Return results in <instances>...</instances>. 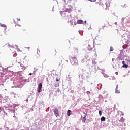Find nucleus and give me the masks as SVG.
I'll return each instance as SVG.
<instances>
[{
	"label": "nucleus",
	"instance_id": "f257e3e1",
	"mask_svg": "<svg viewBox=\"0 0 130 130\" xmlns=\"http://www.w3.org/2000/svg\"><path fill=\"white\" fill-rule=\"evenodd\" d=\"M15 27H16L17 30H19V31L20 32H24V31H26V29H25V28L21 27V25L16 24L15 25Z\"/></svg>",
	"mask_w": 130,
	"mask_h": 130
},
{
	"label": "nucleus",
	"instance_id": "f03ea898",
	"mask_svg": "<svg viewBox=\"0 0 130 130\" xmlns=\"http://www.w3.org/2000/svg\"><path fill=\"white\" fill-rule=\"evenodd\" d=\"M70 62L71 64L74 65V64H75V63H77L78 62V60L76 58H72L71 59Z\"/></svg>",
	"mask_w": 130,
	"mask_h": 130
},
{
	"label": "nucleus",
	"instance_id": "7ed1b4c3",
	"mask_svg": "<svg viewBox=\"0 0 130 130\" xmlns=\"http://www.w3.org/2000/svg\"><path fill=\"white\" fill-rule=\"evenodd\" d=\"M54 113L56 117H57L58 116H59V112H58V109H57V108H55L54 110Z\"/></svg>",
	"mask_w": 130,
	"mask_h": 130
},
{
	"label": "nucleus",
	"instance_id": "20e7f679",
	"mask_svg": "<svg viewBox=\"0 0 130 130\" xmlns=\"http://www.w3.org/2000/svg\"><path fill=\"white\" fill-rule=\"evenodd\" d=\"M42 89V83H40L38 85V93H40V92H41Z\"/></svg>",
	"mask_w": 130,
	"mask_h": 130
},
{
	"label": "nucleus",
	"instance_id": "39448f33",
	"mask_svg": "<svg viewBox=\"0 0 130 130\" xmlns=\"http://www.w3.org/2000/svg\"><path fill=\"white\" fill-rule=\"evenodd\" d=\"M84 114L85 115H84L82 122H83V123H85V122H86V117L87 116V113H84Z\"/></svg>",
	"mask_w": 130,
	"mask_h": 130
},
{
	"label": "nucleus",
	"instance_id": "423d86ee",
	"mask_svg": "<svg viewBox=\"0 0 130 130\" xmlns=\"http://www.w3.org/2000/svg\"><path fill=\"white\" fill-rule=\"evenodd\" d=\"M116 94H120V91L118 90V85H117L116 87Z\"/></svg>",
	"mask_w": 130,
	"mask_h": 130
},
{
	"label": "nucleus",
	"instance_id": "0eeeda50",
	"mask_svg": "<svg viewBox=\"0 0 130 130\" xmlns=\"http://www.w3.org/2000/svg\"><path fill=\"white\" fill-rule=\"evenodd\" d=\"M67 115L68 116H70L71 115V110H68L67 111Z\"/></svg>",
	"mask_w": 130,
	"mask_h": 130
},
{
	"label": "nucleus",
	"instance_id": "6e6552de",
	"mask_svg": "<svg viewBox=\"0 0 130 130\" xmlns=\"http://www.w3.org/2000/svg\"><path fill=\"white\" fill-rule=\"evenodd\" d=\"M101 121H105V120H106L105 117H102L101 118Z\"/></svg>",
	"mask_w": 130,
	"mask_h": 130
},
{
	"label": "nucleus",
	"instance_id": "1a4fd4ad",
	"mask_svg": "<svg viewBox=\"0 0 130 130\" xmlns=\"http://www.w3.org/2000/svg\"><path fill=\"white\" fill-rule=\"evenodd\" d=\"M78 24H82L83 23V20H79L77 21Z\"/></svg>",
	"mask_w": 130,
	"mask_h": 130
},
{
	"label": "nucleus",
	"instance_id": "9d476101",
	"mask_svg": "<svg viewBox=\"0 0 130 130\" xmlns=\"http://www.w3.org/2000/svg\"><path fill=\"white\" fill-rule=\"evenodd\" d=\"M123 68H125V69H127L128 68V65H126V64H124L122 66Z\"/></svg>",
	"mask_w": 130,
	"mask_h": 130
},
{
	"label": "nucleus",
	"instance_id": "9b49d317",
	"mask_svg": "<svg viewBox=\"0 0 130 130\" xmlns=\"http://www.w3.org/2000/svg\"><path fill=\"white\" fill-rule=\"evenodd\" d=\"M70 22H71L72 25H75V26H76V25H77V22H76L75 21L74 22H72V21H71Z\"/></svg>",
	"mask_w": 130,
	"mask_h": 130
},
{
	"label": "nucleus",
	"instance_id": "f8f14e48",
	"mask_svg": "<svg viewBox=\"0 0 130 130\" xmlns=\"http://www.w3.org/2000/svg\"><path fill=\"white\" fill-rule=\"evenodd\" d=\"M72 11V9H66V12H71Z\"/></svg>",
	"mask_w": 130,
	"mask_h": 130
},
{
	"label": "nucleus",
	"instance_id": "ddd939ff",
	"mask_svg": "<svg viewBox=\"0 0 130 130\" xmlns=\"http://www.w3.org/2000/svg\"><path fill=\"white\" fill-rule=\"evenodd\" d=\"M99 113L100 116H101V115H102V113L101 112V111H99Z\"/></svg>",
	"mask_w": 130,
	"mask_h": 130
},
{
	"label": "nucleus",
	"instance_id": "4468645a",
	"mask_svg": "<svg viewBox=\"0 0 130 130\" xmlns=\"http://www.w3.org/2000/svg\"><path fill=\"white\" fill-rule=\"evenodd\" d=\"M110 51H113V48H112V47H111V48H110Z\"/></svg>",
	"mask_w": 130,
	"mask_h": 130
},
{
	"label": "nucleus",
	"instance_id": "2eb2a0df",
	"mask_svg": "<svg viewBox=\"0 0 130 130\" xmlns=\"http://www.w3.org/2000/svg\"><path fill=\"white\" fill-rule=\"evenodd\" d=\"M122 63L123 64H125V61H122Z\"/></svg>",
	"mask_w": 130,
	"mask_h": 130
},
{
	"label": "nucleus",
	"instance_id": "dca6fc26",
	"mask_svg": "<svg viewBox=\"0 0 130 130\" xmlns=\"http://www.w3.org/2000/svg\"><path fill=\"white\" fill-rule=\"evenodd\" d=\"M90 1V2H96V0H89Z\"/></svg>",
	"mask_w": 130,
	"mask_h": 130
},
{
	"label": "nucleus",
	"instance_id": "f3484780",
	"mask_svg": "<svg viewBox=\"0 0 130 130\" xmlns=\"http://www.w3.org/2000/svg\"><path fill=\"white\" fill-rule=\"evenodd\" d=\"M56 82H58V81H59V79L56 78Z\"/></svg>",
	"mask_w": 130,
	"mask_h": 130
},
{
	"label": "nucleus",
	"instance_id": "a211bd4d",
	"mask_svg": "<svg viewBox=\"0 0 130 130\" xmlns=\"http://www.w3.org/2000/svg\"><path fill=\"white\" fill-rule=\"evenodd\" d=\"M17 20L18 21H20V18H17Z\"/></svg>",
	"mask_w": 130,
	"mask_h": 130
},
{
	"label": "nucleus",
	"instance_id": "6ab92c4d",
	"mask_svg": "<svg viewBox=\"0 0 130 130\" xmlns=\"http://www.w3.org/2000/svg\"><path fill=\"white\" fill-rule=\"evenodd\" d=\"M115 74H116V75H118V72H115Z\"/></svg>",
	"mask_w": 130,
	"mask_h": 130
},
{
	"label": "nucleus",
	"instance_id": "aec40b11",
	"mask_svg": "<svg viewBox=\"0 0 130 130\" xmlns=\"http://www.w3.org/2000/svg\"><path fill=\"white\" fill-rule=\"evenodd\" d=\"M62 13H63V12L61 11V12H60L61 15H62Z\"/></svg>",
	"mask_w": 130,
	"mask_h": 130
},
{
	"label": "nucleus",
	"instance_id": "412c9836",
	"mask_svg": "<svg viewBox=\"0 0 130 130\" xmlns=\"http://www.w3.org/2000/svg\"><path fill=\"white\" fill-rule=\"evenodd\" d=\"M2 111V108L0 107V112Z\"/></svg>",
	"mask_w": 130,
	"mask_h": 130
},
{
	"label": "nucleus",
	"instance_id": "4be33fe9",
	"mask_svg": "<svg viewBox=\"0 0 130 130\" xmlns=\"http://www.w3.org/2000/svg\"><path fill=\"white\" fill-rule=\"evenodd\" d=\"M30 76H32V73L29 74Z\"/></svg>",
	"mask_w": 130,
	"mask_h": 130
},
{
	"label": "nucleus",
	"instance_id": "5701e85b",
	"mask_svg": "<svg viewBox=\"0 0 130 130\" xmlns=\"http://www.w3.org/2000/svg\"><path fill=\"white\" fill-rule=\"evenodd\" d=\"M104 27H105V25L103 26V27L104 28Z\"/></svg>",
	"mask_w": 130,
	"mask_h": 130
},
{
	"label": "nucleus",
	"instance_id": "b1692460",
	"mask_svg": "<svg viewBox=\"0 0 130 130\" xmlns=\"http://www.w3.org/2000/svg\"><path fill=\"white\" fill-rule=\"evenodd\" d=\"M24 70L26 69V67H24Z\"/></svg>",
	"mask_w": 130,
	"mask_h": 130
}]
</instances>
